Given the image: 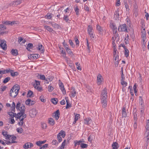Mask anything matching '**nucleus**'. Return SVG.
I'll return each instance as SVG.
<instances>
[{"label":"nucleus","mask_w":149,"mask_h":149,"mask_svg":"<svg viewBox=\"0 0 149 149\" xmlns=\"http://www.w3.org/2000/svg\"><path fill=\"white\" fill-rule=\"evenodd\" d=\"M19 89V87L18 85H14L10 91V96L15 98L18 94Z\"/></svg>","instance_id":"nucleus-1"},{"label":"nucleus","mask_w":149,"mask_h":149,"mask_svg":"<svg viewBox=\"0 0 149 149\" xmlns=\"http://www.w3.org/2000/svg\"><path fill=\"white\" fill-rule=\"evenodd\" d=\"M118 30L120 32H128L127 26L126 24L120 25L118 28Z\"/></svg>","instance_id":"nucleus-2"},{"label":"nucleus","mask_w":149,"mask_h":149,"mask_svg":"<svg viewBox=\"0 0 149 149\" xmlns=\"http://www.w3.org/2000/svg\"><path fill=\"white\" fill-rule=\"evenodd\" d=\"M6 29V26L2 24H0V35H3L4 34H7L8 32L6 31H5Z\"/></svg>","instance_id":"nucleus-3"},{"label":"nucleus","mask_w":149,"mask_h":149,"mask_svg":"<svg viewBox=\"0 0 149 149\" xmlns=\"http://www.w3.org/2000/svg\"><path fill=\"white\" fill-rule=\"evenodd\" d=\"M101 98L107 99V92L106 88H104L101 92Z\"/></svg>","instance_id":"nucleus-4"},{"label":"nucleus","mask_w":149,"mask_h":149,"mask_svg":"<svg viewBox=\"0 0 149 149\" xmlns=\"http://www.w3.org/2000/svg\"><path fill=\"white\" fill-rule=\"evenodd\" d=\"M24 107V110L25 111L26 108L24 105L23 104H21V103L19 102H18L17 103L16 106V108L17 110H18L21 112L22 109H23V107Z\"/></svg>","instance_id":"nucleus-5"},{"label":"nucleus","mask_w":149,"mask_h":149,"mask_svg":"<svg viewBox=\"0 0 149 149\" xmlns=\"http://www.w3.org/2000/svg\"><path fill=\"white\" fill-rule=\"evenodd\" d=\"M24 107V110L25 111L26 108L24 105L23 104H21V103L19 102H18L17 103L16 106V108L17 110H18L21 112L22 109H23V107Z\"/></svg>","instance_id":"nucleus-6"},{"label":"nucleus","mask_w":149,"mask_h":149,"mask_svg":"<svg viewBox=\"0 0 149 149\" xmlns=\"http://www.w3.org/2000/svg\"><path fill=\"white\" fill-rule=\"evenodd\" d=\"M0 46L4 50H5L7 49L6 42L4 40H0Z\"/></svg>","instance_id":"nucleus-7"},{"label":"nucleus","mask_w":149,"mask_h":149,"mask_svg":"<svg viewBox=\"0 0 149 149\" xmlns=\"http://www.w3.org/2000/svg\"><path fill=\"white\" fill-rule=\"evenodd\" d=\"M93 29L92 26L90 25H89L88 27V32L90 36L92 38H94V36H93Z\"/></svg>","instance_id":"nucleus-8"},{"label":"nucleus","mask_w":149,"mask_h":149,"mask_svg":"<svg viewBox=\"0 0 149 149\" xmlns=\"http://www.w3.org/2000/svg\"><path fill=\"white\" fill-rule=\"evenodd\" d=\"M60 116V113L59 111V110H57L54 113H53V116H54L55 119L57 120L59 118Z\"/></svg>","instance_id":"nucleus-9"},{"label":"nucleus","mask_w":149,"mask_h":149,"mask_svg":"<svg viewBox=\"0 0 149 149\" xmlns=\"http://www.w3.org/2000/svg\"><path fill=\"white\" fill-rule=\"evenodd\" d=\"M101 100L102 107L105 108L107 105V99L101 98Z\"/></svg>","instance_id":"nucleus-10"},{"label":"nucleus","mask_w":149,"mask_h":149,"mask_svg":"<svg viewBox=\"0 0 149 149\" xmlns=\"http://www.w3.org/2000/svg\"><path fill=\"white\" fill-rule=\"evenodd\" d=\"M37 112L36 109L34 108L32 109L30 111V114L31 117H34L36 116Z\"/></svg>","instance_id":"nucleus-11"},{"label":"nucleus","mask_w":149,"mask_h":149,"mask_svg":"<svg viewBox=\"0 0 149 149\" xmlns=\"http://www.w3.org/2000/svg\"><path fill=\"white\" fill-rule=\"evenodd\" d=\"M33 146V145L32 143L27 142L24 144L23 147L25 149H28V148H31V147H32Z\"/></svg>","instance_id":"nucleus-12"},{"label":"nucleus","mask_w":149,"mask_h":149,"mask_svg":"<svg viewBox=\"0 0 149 149\" xmlns=\"http://www.w3.org/2000/svg\"><path fill=\"white\" fill-rule=\"evenodd\" d=\"M40 55L38 54H35L31 55L29 56V58L30 60H33V59H36L38 58Z\"/></svg>","instance_id":"nucleus-13"},{"label":"nucleus","mask_w":149,"mask_h":149,"mask_svg":"<svg viewBox=\"0 0 149 149\" xmlns=\"http://www.w3.org/2000/svg\"><path fill=\"white\" fill-rule=\"evenodd\" d=\"M72 90L70 92L71 94L70 96L71 97H74L76 95V91L74 88H72Z\"/></svg>","instance_id":"nucleus-14"},{"label":"nucleus","mask_w":149,"mask_h":149,"mask_svg":"<svg viewBox=\"0 0 149 149\" xmlns=\"http://www.w3.org/2000/svg\"><path fill=\"white\" fill-rule=\"evenodd\" d=\"M59 86L60 88L63 93V94H66V91L64 88V86L62 83H61L59 84Z\"/></svg>","instance_id":"nucleus-15"},{"label":"nucleus","mask_w":149,"mask_h":149,"mask_svg":"<svg viewBox=\"0 0 149 149\" xmlns=\"http://www.w3.org/2000/svg\"><path fill=\"white\" fill-rule=\"evenodd\" d=\"M24 107L22 108L23 109H22V111L21 112H22V118H21V120H23L26 117V115L24 113L25 112V110H24Z\"/></svg>","instance_id":"nucleus-16"},{"label":"nucleus","mask_w":149,"mask_h":149,"mask_svg":"<svg viewBox=\"0 0 149 149\" xmlns=\"http://www.w3.org/2000/svg\"><path fill=\"white\" fill-rule=\"evenodd\" d=\"M146 130L145 132V134L146 137H148L149 135V124H146Z\"/></svg>","instance_id":"nucleus-17"},{"label":"nucleus","mask_w":149,"mask_h":149,"mask_svg":"<svg viewBox=\"0 0 149 149\" xmlns=\"http://www.w3.org/2000/svg\"><path fill=\"white\" fill-rule=\"evenodd\" d=\"M92 123V120L90 118H86L84 120V123L86 125H89Z\"/></svg>","instance_id":"nucleus-18"},{"label":"nucleus","mask_w":149,"mask_h":149,"mask_svg":"<svg viewBox=\"0 0 149 149\" xmlns=\"http://www.w3.org/2000/svg\"><path fill=\"white\" fill-rule=\"evenodd\" d=\"M48 123L51 126H53L55 124V121L53 118H49L48 119Z\"/></svg>","instance_id":"nucleus-19"},{"label":"nucleus","mask_w":149,"mask_h":149,"mask_svg":"<svg viewBox=\"0 0 149 149\" xmlns=\"http://www.w3.org/2000/svg\"><path fill=\"white\" fill-rule=\"evenodd\" d=\"M11 53L13 55L16 56L18 54V51L16 49H13L11 50Z\"/></svg>","instance_id":"nucleus-20"},{"label":"nucleus","mask_w":149,"mask_h":149,"mask_svg":"<svg viewBox=\"0 0 149 149\" xmlns=\"http://www.w3.org/2000/svg\"><path fill=\"white\" fill-rule=\"evenodd\" d=\"M112 149H118L119 146L117 143L115 142H113L112 145Z\"/></svg>","instance_id":"nucleus-21"},{"label":"nucleus","mask_w":149,"mask_h":149,"mask_svg":"<svg viewBox=\"0 0 149 149\" xmlns=\"http://www.w3.org/2000/svg\"><path fill=\"white\" fill-rule=\"evenodd\" d=\"M110 27L112 29L113 32L117 31V27L113 23H111Z\"/></svg>","instance_id":"nucleus-22"},{"label":"nucleus","mask_w":149,"mask_h":149,"mask_svg":"<svg viewBox=\"0 0 149 149\" xmlns=\"http://www.w3.org/2000/svg\"><path fill=\"white\" fill-rule=\"evenodd\" d=\"M65 100L67 104L66 109H68L71 107V104L69 102L68 97H65Z\"/></svg>","instance_id":"nucleus-23"},{"label":"nucleus","mask_w":149,"mask_h":149,"mask_svg":"<svg viewBox=\"0 0 149 149\" xmlns=\"http://www.w3.org/2000/svg\"><path fill=\"white\" fill-rule=\"evenodd\" d=\"M10 72L11 76L12 77L17 76L18 75V73L17 72H14V71L11 70L10 71Z\"/></svg>","instance_id":"nucleus-24"},{"label":"nucleus","mask_w":149,"mask_h":149,"mask_svg":"<svg viewBox=\"0 0 149 149\" xmlns=\"http://www.w3.org/2000/svg\"><path fill=\"white\" fill-rule=\"evenodd\" d=\"M102 77V75L99 74L97 76V81L98 84H100L102 82L101 77Z\"/></svg>","instance_id":"nucleus-25"},{"label":"nucleus","mask_w":149,"mask_h":149,"mask_svg":"<svg viewBox=\"0 0 149 149\" xmlns=\"http://www.w3.org/2000/svg\"><path fill=\"white\" fill-rule=\"evenodd\" d=\"M7 132H2V134L4 136H5L6 139H10V138L11 137V136H10L7 134Z\"/></svg>","instance_id":"nucleus-26"},{"label":"nucleus","mask_w":149,"mask_h":149,"mask_svg":"<svg viewBox=\"0 0 149 149\" xmlns=\"http://www.w3.org/2000/svg\"><path fill=\"white\" fill-rule=\"evenodd\" d=\"M122 114L123 117H126L127 116V114L126 111V109L124 107H123V108Z\"/></svg>","instance_id":"nucleus-27"},{"label":"nucleus","mask_w":149,"mask_h":149,"mask_svg":"<svg viewBox=\"0 0 149 149\" xmlns=\"http://www.w3.org/2000/svg\"><path fill=\"white\" fill-rule=\"evenodd\" d=\"M33 92L29 90L28 91V93L27 94V97H33Z\"/></svg>","instance_id":"nucleus-28"},{"label":"nucleus","mask_w":149,"mask_h":149,"mask_svg":"<svg viewBox=\"0 0 149 149\" xmlns=\"http://www.w3.org/2000/svg\"><path fill=\"white\" fill-rule=\"evenodd\" d=\"M33 47V46L32 44L31 43H30L28 44L27 46V47H26V49L28 50L29 51H30V49H32Z\"/></svg>","instance_id":"nucleus-29"},{"label":"nucleus","mask_w":149,"mask_h":149,"mask_svg":"<svg viewBox=\"0 0 149 149\" xmlns=\"http://www.w3.org/2000/svg\"><path fill=\"white\" fill-rule=\"evenodd\" d=\"M13 112H8V114L11 117V118H13L16 115V113H14Z\"/></svg>","instance_id":"nucleus-30"},{"label":"nucleus","mask_w":149,"mask_h":149,"mask_svg":"<svg viewBox=\"0 0 149 149\" xmlns=\"http://www.w3.org/2000/svg\"><path fill=\"white\" fill-rule=\"evenodd\" d=\"M44 28L45 29H46L47 31L49 32H52V31H54L53 29L49 26L47 25L45 26H44Z\"/></svg>","instance_id":"nucleus-31"},{"label":"nucleus","mask_w":149,"mask_h":149,"mask_svg":"<svg viewBox=\"0 0 149 149\" xmlns=\"http://www.w3.org/2000/svg\"><path fill=\"white\" fill-rule=\"evenodd\" d=\"M58 101V99L56 98H53L51 100V101L54 104H57V102Z\"/></svg>","instance_id":"nucleus-32"},{"label":"nucleus","mask_w":149,"mask_h":149,"mask_svg":"<svg viewBox=\"0 0 149 149\" xmlns=\"http://www.w3.org/2000/svg\"><path fill=\"white\" fill-rule=\"evenodd\" d=\"M38 49L39 50L41 51L42 52H43L44 51V47L42 45H39Z\"/></svg>","instance_id":"nucleus-33"},{"label":"nucleus","mask_w":149,"mask_h":149,"mask_svg":"<svg viewBox=\"0 0 149 149\" xmlns=\"http://www.w3.org/2000/svg\"><path fill=\"white\" fill-rule=\"evenodd\" d=\"M22 114V112H21L20 111V112L17 113V114H16V115L15 116V118H17V119H20L22 117L21 114Z\"/></svg>","instance_id":"nucleus-34"},{"label":"nucleus","mask_w":149,"mask_h":149,"mask_svg":"<svg viewBox=\"0 0 149 149\" xmlns=\"http://www.w3.org/2000/svg\"><path fill=\"white\" fill-rule=\"evenodd\" d=\"M84 142V141H83L81 140H80L79 141H75L74 142L75 143V146H76L77 145H80V144L81 143H82V142Z\"/></svg>","instance_id":"nucleus-35"},{"label":"nucleus","mask_w":149,"mask_h":149,"mask_svg":"<svg viewBox=\"0 0 149 149\" xmlns=\"http://www.w3.org/2000/svg\"><path fill=\"white\" fill-rule=\"evenodd\" d=\"M129 51L128 49L127 48H125V56L127 57L129 56Z\"/></svg>","instance_id":"nucleus-36"},{"label":"nucleus","mask_w":149,"mask_h":149,"mask_svg":"<svg viewBox=\"0 0 149 149\" xmlns=\"http://www.w3.org/2000/svg\"><path fill=\"white\" fill-rule=\"evenodd\" d=\"M52 14H51L48 13L47 15H45V17L46 19H51L52 17Z\"/></svg>","instance_id":"nucleus-37"},{"label":"nucleus","mask_w":149,"mask_h":149,"mask_svg":"<svg viewBox=\"0 0 149 149\" xmlns=\"http://www.w3.org/2000/svg\"><path fill=\"white\" fill-rule=\"evenodd\" d=\"M10 79V78L9 77H8L5 78L3 81V82L4 84H6L8 82Z\"/></svg>","instance_id":"nucleus-38"},{"label":"nucleus","mask_w":149,"mask_h":149,"mask_svg":"<svg viewBox=\"0 0 149 149\" xmlns=\"http://www.w3.org/2000/svg\"><path fill=\"white\" fill-rule=\"evenodd\" d=\"M59 133H60V136H61L63 138H64L65 135V132L62 130Z\"/></svg>","instance_id":"nucleus-39"},{"label":"nucleus","mask_w":149,"mask_h":149,"mask_svg":"<svg viewBox=\"0 0 149 149\" xmlns=\"http://www.w3.org/2000/svg\"><path fill=\"white\" fill-rule=\"evenodd\" d=\"M146 40V39H142V46L143 48H146V42H145V40Z\"/></svg>","instance_id":"nucleus-40"},{"label":"nucleus","mask_w":149,"mask_h":149,"mask_svg":"<svg viewBox=\"0 0 149 149\" xmlns=\"http://www.w3.org/2000/svg\"><path fill=\"white\" fill-rule=\"evenodd\" d=\"M87 146L88 145L86 144H85L82 143L80 144V147L82 148H87Z\"/></svg>","instance_id":"nucleus-41"},{"label":"nucleus","mask_w":149,"mask_h":149,"mask_svg":"<svg viewBox=\"0 0 149 149\" xmlns=\"http://www.w3.org/2000/svg\"><path fill=\"white\" fill-rule=\"evenodd\" d=\"M134 115V122L135 123L136 122V120L137 119V114L136 113H133Z\"/></svg>","instance_id":"nucleus-42"},{"label":"nucleus","mask_w":149,"mask_h":149,"mask_svg":"<svg viewBox=\"0 0 149 149\" xmlns=\"http://www.w3.org/2000/svg\"><path fill=\"white\" fill-rule=\"evenodd\" d=\"M31 102V100L28 99L25 102V104L26 105L30 106Z\"/></svg>","instance_id":"nucleus-43"},{"label":"nucleus","mask_w":149,"mask_h":149,"mask_svg":"<svg viewBox=\"0 0 149 149\" xmlns=\"http://www.w3.org/2000/svg\"><path fill=\"white\" fill-rule=\"evenodd\" d=\"M40 77V78L42 80H45V77L44 75H39L38 74V77Z\"/></svg>","instance_id":"nucleus-44"},{"label":"nucleus","mask_w":149,"mask_h":149,"mask_svg":"<svg viewBox=\"0 0 149 149\" xmlns=\"http://www.w3.org/2000/svg\"><path fill=\"white\" fill-rule=\"evenodd\" d=\"M52 25L55 28L59 29V26L56 23H52Z\"/></svg>","instance_id":"nucleus-45"},{"label":"nucleus","mask_w":149,"mask_h":149,"mask_svg":"<svg viewBox=\"0 0 149 149\" xmlns=\"http://www.w3.org/2000/svg\"><path fill=\"white\" fill-rule=\"evenodd\" d=\"M60 133H58L57 136V139L59 142H60L62 141V139L60 136Z\"/></svg>","instance_id":"nucleus-46"},{"label":"nucleus","mask_w":149,"mask_h":149,"mask_svg":"<svg viewBox=\"0 0 149 149\" xmlns=\"http://www.w3.org/2000/svg\"><path fill=\"white\" fill-rule=\"evenodd\" d=\"M41 127L42 129H46L47 127V125L45 123H42L41 124Z\"/></svg>","instance_id":"nucleus-47"},{"label":"nucleus","mask_w":149,"mask_h":149,"mask_svg":"<svg viewBox=\"0 0 149 149\" xmlns=\"http://www.w3.org/2000/svg\"><path fill=\"white\" fill-rule=\"evenodd\" d=\"M75 64L76 65L77 68L78 70H81V68L80 67V64L78 63H76Z\"/></svg>","instance_id":"nucleus-48"},{"label":"nucleus","mask_w":149,"mask_h":149,"mask_svg":"<svg viewBox=\"0 0 149 149\" xmlns=\"http://www.w3.org/2000/svg\"><path fill=\"white\" fill-rule=\"evenodd\" d=\"M48 91L50 92L52 91L54 89V88L51 85V84L49 85L48 87Z\"/></svg>","instance_id":"nucleus-49"},{"label":"nucleus","mask_w":149,"mask_h":149,"mask_svg":"<svg viewBox=\"0 0 149 149\" xmlns=\"http://www.w3.org/2000/svg\"><path fill=\"white\" fill-rule=\"evenodd\" d=\"M124 79L121 80V83L122 85H124L126 86L127 85V83L124 81Z\"/></svg>","instance_id":"nucleus-50"},{"label":"nucleus","mask_w":149,"mask_h":149,"mask_svg":"<svg viewBox=\"0 0 149 149\" xmlns=\"http://www.w3.org/2000/svg\"><path fill=\"white\" fill-rule=\"evenodd\" d=\"M63 19L66 22H68V21L70 20L67 15H65L63 18Z\"/></svg>","instance_id":"nucleus-51"},{"label":"nucleus","mask_w":149,"mask_h":149,"mask_svg":"<svg viewBox=\"0 0 149 149\" xmlns=\"http://www.w3.org/2000/svg\"><path fill=\"white\" fill-rule=\"evenodd\" d=\"M97 29L100 31V33L102 31V29L101 26H100L99 25H97Z\"/></svg>","instance_id":"nucleus-52"},{"label":"nucleus","mask_w":149,"mask_h":149,"mask_svg":"<svg viewBox=\"0 0 149 149\" xmlns=\"http://www.w3.org/2000/svg\"><path fill=\"white\" fill-rule=\"evenodd\" d=\"M114 33V36L115 37V39L118 37V34L117 33V31H115Z\"/></svg>","instance_id":"nucleus-53"},{"label":"nucleus","mask_w":149,"mask_h":149,"mask_svg":"<svg viewBox=\"0 0 149 149\" xmlns=\"http://www.w3.org/2000/svg\"><path fill=\"white\" fill-rule=\"evenodd\" d=\"M10 21H4L2 22V23L3 24H5L6 25H10Z\"/></svg>","instance_id":"nucleus-54"},{"label":"nucleus","mask_w":149,"mask_h":149,"mask_svg":"<svg viewBox=\"0 0 149 149\" xmlns=\"http://www.w3.org/2000/svg\"><path fill=\"white\" fill-rule=\"evenodd\" d=\"M16 130L19 133H22V131H23V129L22 128H21L20 129L17 128Z\"/></svg>","instance_id":"nucleus-55"},{"label":"nucleus","mask_w":149,"mask_h":149,"mask_svg":"<svg viewBox=\"0 0 149 149\" xmlns=\"http://www.w3.org/2000/svg\"><path fill=\"white\" fill-rule=\"evenodd\" d=\"M93 139V135H91L88 137V140L89 141H91Z\"/></svg>","instance_id":"nucleus-56"},{"label":"nucleus","mask_w":149,"mask_h":149,"mask_svg":"<svg viewBox=\"0 0 149 149\" xmlns=\"http://www.w3.org/2000/svg\"><path fill=\"white\" fill-rule=\"evenodd\" d=\"M48 144H46L42 146V147H40V149H44L47 147Z\"/></svg>","instance_id":"nucleus-57"},{"label":"nucleus","mask_w":149,"mask_h":149,"mask_svg":"<svg viewBox=\"0 0 149 149\" xmlns=\"http://www.w3.org/2000/svg\"><path fill=\"white\" fill-rule=\"evenodd\" d=\"M16 142H17V141H6L5 142V143L7 144H9L10 143H16Z\"/></svg>","instance_id":"nucleus-58"},{"label":"nucleus","mask_w":149,"mask_h":149,"mask_svg":"<svg viewBox=\"0 0 149 149\" xmlns=\"http://www.w3.org/2000/svg\"><path fill=\"white\" fill-rule=\"evenodd\" d=\"M134 92L135 93H136L137 92V89H136V84H135L133 87Z\"/></svg>","instance_id":"nucleus-59"},{"label":"nucleus","mask_w":149,"mask_h":149,"mask_svg":"<svg viewBox=\"0 0 149 149\" xmlns=\"http://www.w3.org/2000/svg\"><path fill=\"white\" fill-rule=\"evenodd\" d=\"M69 42L72 47H73L74 46V45L73 44V43L71 40H69Z\"/></svg>","instance_id":"nucleus-60"},{"label":"nucleus","mask_w":149,"mask_h":149,"mask_svg":"<svg viewBox=\"0 0 149 149\" xmlns=\"http://www.w3.org/2000/svg\"><path fill=\"white\" fill-rule=\"evenodd\" d=\"M15 1V5H16L22 3V1L21 0L17 1Z\"/></svg>","instance_id":"nucleus-61"},{"label":"nucleus","mask_w":149,"mask_h":149,"mask_svg":"<svg viewBox=\"0 0 149 149\" xmlns=\"http://www.w3.org/2000/svg\"><path fill=\"white\" fill-rule=\"evenodd\" d=\"M40 99L41 101L42 102H45V100L43 99V97L42 96L40 97Z\"/></svg>","instance_id":"nucleus-62"},{"label":"nucleus","mask_w":149,"mask_h":149,"mask_svg":"<svg viewBox=\"0 0 149 149\" xmlns=\"http://www.w3.org/2000/svg\"><path fill=\"white\" fill-rule=\"evenodd\" d=\"M117 1L116 3V6H119L120 5V0H116Z\"/></svg>","instance_id":"nucleus-63"},{"label":"nucleus","mask_w":149,"mask_h":149,"mask_svg":"<svg viewBox=\"0 0 149 149\" xmlns=\"http://www.w3.org/2000/svg\"><path fill=\"white\" fill-rule=\"evenodd\" d=\"M17 24V23H16V22L15 21H13V22H10V25L11 26L14 25L15 24Z\"/></svg>","instance_id":"nucleus-64"}]
</instances>
